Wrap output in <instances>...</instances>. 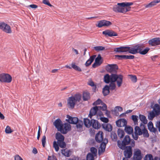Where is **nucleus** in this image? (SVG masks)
Returning <instances> with one entry per match:
<instances>
[{
	"mask_svg": "<svg viewBox=\"0 0 160 160\" xmlns=\"http://www.w3.org/2000/svg\"><path fill=\"white\" fill-rule=\"evenodd\" d=\"M84 123L85 126L87 128H89L91 126V120L90 121L88 118H84Z\"/></svg>",
	"mask_w": 160,
	"mask_h": 160,
	"instance_id": "c756f323",
	"label": "nucleus"
},
{
	"mask_svg": "<svg viewBox=\"0 0 160 160\" xmlns=\"http://www.w3.org/2000/svg\"><path fill=\"white\" fill-rule=\"evenodd\" d=\"M139 118L140 120L143 123L146 124L147 123L148 120H147L146 117L144 116L139 115Z\"/></svg>",
	"mask_w": 160,
	"mask_h": 160,
	"instance_id": "2f4dec72",
	"label": "nucleus"
},
{
	"mask_svg": "<svg viewBox=\"0 0 160 160\" xmlns=\"http://www.w3.org/2000/svg\"><path fill=\"white\" fill-rule=\"evenodd\" d=\"M111 137L112 138H113L115 140H116L117 139V135L115 134H112Z\"/></svg>",
	"mask_w": 160,
	"mask_h": 160,
	"instance_id": "774afa93",
	"label": "nucleus"
},
{
	"mask_svg": "<svg viewBox=\"0 0 160 160\" xmlns=\"http://www.w3.org/2000/svg\"><path fill=\"white\" fill-rule=\"evenodd\" d=\"M118 137L120 138H122L124 135V132L123 131L118 129Z\"/></svg>",
	"mask_w": 160,
	"mask_h": 160,
	"instance_id": "ea45409f",
	"label": "nucleus"
},
{
	"mask_svg": "<svg viewBox=\"0 0 160 160\" xmlns=\"http://www.w3.org/2000/svg\"><path fill=\"white\" fill-rule=\"evenodd\" d=\"M102 126L103 128L106 131L109 132L112 130V126L110 124L105 123L102 124Z\"/></svg>",
	"mask_w": 160,
	"mask_h": 160,
	"instance_id": "5701e85b",
	"label": "nucleus"
},
{
	"mask_svg": "<svg viewBox=\"0 0 160 160\" xmlns=\"http://www.w3.org/2000/svg\"><path fill=\"white\" fill-rule=\"evenodd\" d=\"M96 141L99 143L101 142L103 140V133L99 131L96 134L95 138Z\"/></svg>",
	"mask_w": 160,
	"mask_h": 160,
	"instance_id": "aec40b11",
	"label": "nucleus"
},
{
	"mask_svg": "<svg viewBox=\"0 0 160 160\" xmlns=\"http://www.w3.org/2000/svg\"><path fill=\"white\" fill-rule=\"evenodd\" d=\"M94 48L97 51H102L105 49V48L101 46L94 47Z\"/></svg>",
	"mask_w": 160,
	"mask_h": 160,
	"instance_id": "3c124183",
	"label": "nucleus"
},
{
	"mask_svg": "<svg viewBox=\"0 0 160 160\" xmlns=\"http://www.w3.org/2000/svg\"><path fill=\"white\" fill-rule=\"evenodd\" d=\"M98 111V106H96L91 108L88 115L89 117L92 118V116L95 115Z\"/></svg>",
	"mask_w": 160,
	"mask_h": 160,
	"instance_id": "6ab92c4d",
	"label": "nucleus"
},
{
	"mask_svg": "<svg viewBox=\"0 0 160 160\" xmlns=\"http://www.w3.org/2000/svg\"><path fill=\"white\" fill-rule=\"evenodd\" d=\"M53 124L58 131L61 130L62 127V126H63V124L61 120L59 118L53 122Z\"/></svg>",
	"mask_w": 160,
	"mask_h": 160,
	"instance_id": "ddd939ff",
	"label": "nucleus"
},
{
	"mask_svg": "<svg viewBox=\"0 0 160 160\" xmlns=\"http://www.w3.org/2000/svg\"><path fill=\"white\" fill-rule=\"evenodd\" d=\"M109 88L108 85H106L103 88L102 92L104 96H106L109 93Z\"/></svg>",
	"mask_w": 160,
	"mask_h": 160,
	"instance_id": "cd10ccee",
	"label": "nucleus"
},
{
	"mask_svg": "<svg viewBox=\"0 0 160 160\" xmlns=\"http://www.w3.org/2000/svg\"><path fill=\"white\" fill-rule=\"evenodd\" d=\"M116 124L118 127H121L120 119H119L116 121Z\"/></svg>",
	"mask_w": 160,
	"mask_h": 160,
	"instance_id": "338daca9",
	"label": "nucleus"
},
{
	"mask_svg": "<svg viewBox=\"0 0 160 160\" xmlns=\"http://www.w3.org/2000/svg\"><path fill=\"white\" fill-rule=\"evenodd\" d=\"M130 79L131 80V81L134 82H136L137 81V77L135 75H129Z\"/></svg>",
	"mask_w": 160,
	"mask_h": 160,
	"instance_id": "603ef678",
	"label": "nucleus"
},
{
	"mask_svg": "<svg viewBox=\"0 0 160 160\" xmlns=\"http://www.w3.org/2000/svg\"><path fill=\"white\" fill-rule=\"evenodd\" d=\"M83 99L84 101L88 100L90 98V94L87 92H84L83 93Z\"/></svg>",
	"mask_w": 160,
	"mask_h": 160,
	"instance_id": "72a5a7b5",
	"label": "nucleus"
},
{
	"mask_svg": "<svg viewBox=\"0 0 160 160\" xmlns=\"http://www.w3.org/2000/svg\"><path fill=\"white\" fill-rule=\"evenodd\" d=\"M115 57L118 59L120 60L122 59H132L134 58V56L132 55H116Z\"/></svg>",
	"mask_w": 160,
	"mask_h": 160,
	"instance_id": "a211bd4d",
	"label": "nucleus"
},
{
	"mask_svg": "<svg viewBox=\"0 0 160 160\" xmlns=\"http://www.w3.org/2000/svg\"><path fill=\"white\" fill-rule=\"evenodd\" d=\"M126 150L124 152V155L125 157L130 158L132 155V149L131 146H127L126 148Z\"/></svg>",
	"mask_w": 160,
	"mask_h": 160,
	"instance_id": "2eb2a0df",
	"label": "nucleus"
},
{
	"mask_svg": "<svg viewBox=\"0 0 160 160\" xmlns=\"http://www.w3.org/2000/svg\"><path fill=\"white\" fill-rule=\"evenodd\" d=\"M72 68L76 70L79 72L82 71L81 69L78 66H77L74 63H72L71 64Z\"/></svg>",
	"mask_w": 160,
	"mask_h": 160,
	"instance_id": "a18cd8bd",
	"label": "nucleus"
},
{
	"mask_svg": "<svg viewBox=\"0 0 160 160\" xmlns=\"http://www.w3.org/2000/svg\"><path fill=\"white\" fill-rule=\"evenodd\" d=\"M144 160H153L152 155L151 154H147L144 158Z\"/></svg>",
	"mask_w": 160,
	"mask_h": 160,
	"instance_id": "79ce46f5",
	"label": "nucleus"
},
{
	"mask_svg": "<svg viewBox=\"0 0 160 160\" xmlns=\"http://www.w3.org/2000/svg\"><path fill=\"white\" fill-rule=\"evenodd\" d=\"M148 43L150 45L152 46H156V41L155 38L149 40L148 42Z\"/></svg>",
	"mask_w": 160,
	"mask_h": 160,
	"instance_id": "a19ab883",
	"label": "nucleus"
},
{
	"mask_svg": "<svg viewBox=\"0 0 160 160\" xmlns=\"http://www.w3.org/2000/svg\"><path fill=\"white\" fill-rule=\"evenodd\" d=\"M91 126L95 129H98L100 128L101 126L97 120L92 119Z\"/></svg>",
	"mask_w": 160,
	"mask_h": 160,
	"instance_id": "412c9836",
	"label": "nucleus"
},
{
	"mask_svg": "<svg viewBox=\"0 0 160 160\" xmlns=\"http://www.w3.org/2000/svg\"><path fill=\"white\" fill-rule=\"evenodd\" d=\"M141 128H140L138 126H136L135 128V133H137L140 135L142 134V131L141 129Z\"/></svg>",
	"mask_w": 160,
	"mask_h": 160,
	"instance_id": "c9c22d12",
	"label": "nucleus"
},
{
	"mask_svg": "<svg viewBox=\"0 0 160 160\" xmlns=\"http://www.w3.org/2000/svg\"><path fill=\"white\" fill-rule=\"evenodd\" d=\"M118 67L116 64H108L106 66V69L110 73H116Z\"/></svg>",
	"mask_w": 160,
	"mask_h": 160,
	"instance_id": "9d476101",
	"label": "nucleus"
},
{
	"mask_svg": "<svg viewBox=\"0 0 160 160\" xmlns=\"http://www.w3.org/2000/svg\"><path fill=\"white\" fill-rule=\"evenodd\" d=\"M121 127L126 126L127 124V120L124 118H121L120 119Z\"/></svg>",
	"mask_w": 160,
	"mask_h": 160,
	"instance_id": "4c0bfd02",
	"label": "nucleus"
},
{
	"mask_svg": "<svg viewBox=\"0 0 160 160\" xmlns=\"http://www.w3.org/2000/svg\"><path fill=\"white\" fill-rule=\"evenodd\" d=\"M141 128L142 129V132L143 136L144 137L148 138L149 136L148 130L145 128L144 125H141Z\"/></svg>",
	"mask_w": 160,
	"mask_h": 160,
	"instance_id": "393cba45",
	"label": "nucleus"
},
{
	"mask_svg": "<svg viewBox=\"0 0 160 160\" xmlns=\"http://www.w3.org/2000/svg\"><path fill=\"white\" fill-rule=\"evenodd\" d=\"M150 132H152L154 133H156V132L157 131V129L155 128H154V127L151 128L149 130Z\"/></svg>",
	"mask_w": 160,
	"mask_h": 160,
	"instance_id": "0e129e2a",
	"label": "nucleus"
},
{
	"mask_svg": "<svg viewBox=\"0 0 160 160\" xmlns=\"http://www.w3.org/2000/svg\"><path fill=\"white\" fill-rule=\"evenodd\" d=\"M75 124H76V127L78 129L80 130L82 129V126L83 125V122L82 121L78 120V122H77Z\"/></svg>",
	"mask_w": 160,
	"mask_h": 160,
	"instance_id": "473e14b6",
	"label": "nucleus"
},
{
	"mask_svg": "<svg viewBox=\"0 0 160 160\" xmlns=\"http://www.w3.org/2000/svg\"><path fill=\"white\" fill-rule=\"evenodd\" d=\"M142 158L140 150L139 149H136L134 152L133 159L132 160H141Z\"/></svg>",
	"mask_w": 160,
	"mask_h": 160,
	"instance_id": "4468645a",
	"label": "nucleus"
},
{
	"mask_svg": "<svg viewBox=\"0 0 160 160\" xmlns=\"http://www.w3.org/2000/svg\"><path fill=\"white\" fill-rule=\"evenodd\" d=\"M55 137L58 141L57 142L64 141V136L59 132H58L56 134Z\"/></svg>",
	"mask_w": 160,
	"mask_h": 160,
	"instance_id": "b1692460",
	"label": "nucleus"
},
{
	"mask_svg": "<svg viewBox=\"0 0 160 160\" xmlns=\"http://www.w3.org/2000/svg\"><path fill=\"white\" fill-rule=\"evenodd\" d=\"M102 102L101 100L100 99H98L96 101L94 102L93 105H94L99 104Z\"/></svg>",
	"mask_w": 160,
	"mask_h": 160,
	"instance_id": "6e6d98bb",
	"label": "nucleus"
},
{
	"mask_svg": "<svg viewBox=\"0 0 160 160\" xmlns=\"http://www.w3.org/2000/svg\"><path fill=\"white\" fill-rule=\"evenodd\" d=\"M101 58H102L100 54H98V57L96 58L95 62L98 65H100L102 63V62L101 61Z\"/></svg>",
	"mask_w": 160,
	"mask_h": 160,
	"instance_id": "f704fd0d",
	"label": "nucleus"
},
{
	"mask_svg": "<svg viewBox=\"0 0 160 160\" xmlns=\"http://www.w3.org/2000/svg\"><path fill=\"white\" fill-rule=\"evenodd\" d=\"M138 116L136 115H133L132 116V119L135 125H137L138 123Z\"/></svg>",
	"mask_w": 160,
	"mask_h": 160,
	"instance_id": "de8ad7c7",
	"label": "nucleus"
},
{
	"mask_svg": "<svg viewBox=\"0 0 160 160\" xmlns=\"http://www.w3.org/2000/svg\"><path fill=\"white\" fill-rule=\"evenodd\" d=\"M101 120L105 123H107L108 122V119L107 118L102 117L101 118Z\"/></svg>",
	"mask_w": 160,
	"mask_h": 160,
	"instance_id": "4d7b16f0",
	"label": "nucleus"
},
{
	"mask_svg": "<svg viewBox=\"0 0 160 160\" xmlns=\"http://www.w3.org/2000/svg\"><path fill=\"white\" fill-rule=\"evenodd\" d=\"M15 160H23L18 155H16L15 157Z\"/></svg>",
	"mask_w": 160,
	"mask_h": 160,
	"instance_id": "e2e57ef3",
	"label": "nucleus"
},
{
	"mask_svg": "<svg viewBox=\"0 0 160 160\" xmlns=\"http://www.w3.org/2000/svg\"><path fill=\"white\" fill-rule=\"evenodd\" d=\"M102 33L106 37L109 36L112 37L113 36H118L116 32L112 30H107L103 31Z\"/></svg>",
	"mask_w": 160,
	"mask_h": 160,
	"instance_id": "dca6fc26",
	"label": "nucleus"
},
{
	"mask_svg": "<svg viewBox=\"0 0 160 160\" xmlns=\"http://www.w3.org/2000/svg\"><path fill=\"white\" fill-rule=\"evenodd\" d=\"M106 142H102L101 143L99 149V153L104 152L105 151L106 143L108 142V140H106Z\"/></svg>",
	"mask_w": 160,
	"mask_h": 160,
	"instance_id": "4be33fe9",
	"label": "nucleus"
},
{
	"mask_svg": "<svg viewBox=\"0 0 160 160\" xmlns=\"http://www.w3.org/2000/svg\"><path fill=\"white\" fill-rule=\"evenodd\" d=\"M59 146L62 148H64L66 147V144L64 141H60L57 142L56 141H54L53 142V147L56 152L58 151L59 149Z\"/></svg>",
	"mask_w": 160,
	"mask_h": 160,
	"instance_id": "6e6552de",
	"label": "nucleus"
},
{
	"mask_svg": "<svg viewBox=\"0 0 160 160\" xmlns=\"http://www.w3.org/2000/svg\"><path fill=\"white\" fill-rule=\"evenodd\" d=\"M96 55H93L90 57V58L86 61L85 63V65L86 67H88L93 62Z\"/></svg>",
	"mask_w": 160,
	"mask_h": 160,
	"instance_id": "a878e982",
	"label": "nucleus"
},
{
	"mask_svg": "<svg viewBox=\"0 0 160 160\" xmlns=\"http://www.w3.org/2000/svg\"><path fill=\"white\" fill-rule=\"evenodd\" d=\"M156 115L153 111H152L149 113L148 115V118L150 120H152Z\"/></svg>",
	"mask_w": 160,
	"mask_h": 160,
	"instance_id": "8fccbe9b",
	"label": "nucleus"
},
{
	"mask_svg": "<svg viewBox=\"0 0 160 160\" xmlns=\"http://www.w3.org/2000/svg\"><path fill=\"white\" fill-rule=\"evenodd\" d=\"M132 2H125L118 3L117 5H115L113 8V10L116 12L125 13L129 11L130 7H129L132 5Z\"/></svg>",
	"mask_w": 160,
	"mask_h": 160,
	"instance_id": "f03ea898",
	"label": "nucleus"
},
{
	"mask_svg": "<svg viewBox=\"0 0 160 160\" xmlns=\"http://www.w3.org/2000/svg\"><path fill=\"white\" fill-rule=\"evenodd\" d=\"M43 3L47 5H48L49 6H51L52 5L49 3L48 0H43Z\"/></svg>",
	"mask_w": 160,
	"mask_h": 160,
	"instance_id": "052dcab7",
	"label": "nucleus"
},
{
	"mask_svg": "<svg viewBox=\"0 0 160 160\" xmlns=\"http://www.w3.org/2000/svg\"><path fill=\"white\" fill-rule=\"evenodd\" d=\"M12 80V77L8 74L2 73L0 74V82L10 83Z\"/></svg>",
	"mask_w": 160,
	"mask_h": 160,
	"instance_id": "39448f33",
	"label": "nucleus"
},
{
	"mask_svg": "<svg viewBox=\"0 0 160 160\" xmlns=\"http://www.w3.org/2000/svg\"><path fill=\"white\" fill-rule=\"evenodd\" d=\"M62 153L67 157L70 156L69 151L68 150H66L65 149H62L61 150Z\"/></svg>",
	"mask_w": 160,
	"mask_h": 160,
	"instance_id": "c03bdc74",
	"label": "nucleus"
},
{
	"mask_svg": "<svg viewBox=\"0 0 160 160\" xmlns=\"http://www.w3.org/2000/svg\"><path fill=\"white\" fill-rule=\"evenodd\" d=\"M125 131L128 134H131L133 133L132 128L130 126H126L125 128Z\"/></svg>",
	"mask_w": 160,
	"mask_h": 160,
	"instance_id": "7c9ffc66",
	"label": "nucleus"
},
{
	"mask_svg": "<svg viewBox=\"0 0 160 160\" xmlns=\"http://www.w3.org/2000/svg\"><path fill=\"white\" fill-rule=\"evenodd\" d=\"M112 24V22L110 21L105 20H101L98 22V24H96V26L98 28H101L103 27H108Z\"/></svg>",
	"mask_w": 160,
	"mask_h": 160,
	"instance_id": "9b49d317",
	"label": "nucleus"
},
{
	"mask_svg": "<svg viewBox=\"0 0 160 160\" xmlns=\"http://www.w3.org/2000/svg\"><path fill=\"white\" fill-rule=\"evenodd\" d=\"M139 135V134H138L137 133H135L134 132V134L133 133L132 134V136L133 138L135 140H137L138 139V136Z\"/></svg>",
	"mask_w": 160,
	"mask_h": 160,
	"instance_id": "bf43d9fd",
	"label": "nucleus"
},
{
	"mask_svg": "<svg viewBox=\"0 0 160 160\" xmlns=\"http://www.w3.org/2000/svg\"><path fill=\"white\" fill-rule=\"evenodd\" d=\"M30 7L32 8H38V6L35 4H31L29 6Z\"/></svg>",
	"mask_w": 160,
	"mask_h": 160,
	"instance_id": "69168bd1",
	"label": "nucleus"
},
{
	"mask_svg": "<svg viewBox=\"0 0 160 160\" xmlns=\"http://www.w3.org/2000/svg\"><path fill=\"white\" fill-rule=\"evenodd\" d=\"M0 29L8 33H11L12 32L10 26L4 22L0 23Z\"/></svg>",
	"mask_w": 160,
	"mask_h": 160,
	"instance_id": "1a4fd4ad",
	"label": "nucleus"
},
{
	"mask_svg": "<svg viewBox=\"0 0 160 160\" xmlns=\"http://www.w3.org/2000/svg\"><path fill=\"white\" fill-rule=\"evenodd\" d=\"M145 47V45L144 44L140 43L132 47L133 49L131 51V52H132V54L139 53Z\"/></svg>",
	"mask_w": 160,
	"mask_h": 160,
	"instance_id": "423d86ee",
	"label": "nucleus"
},
{
	"mask_svg": "<svg viewBox=\"0 0 160 160\" xmlns=\"http://www.w3.org/2000/svg\"><path fill=\"white\" fill-rule=\"evenodd\" d=\"M81 96L79 94H76L68 98L67 100V105L70 108H73L76 103L79 102L81 99Z\"/></svg>",
	"mask_w": 160,
	"mask_h": 160,
	"instance_id": "20e7f679",
	"label": "nucleus"
},
{
	"mask_svg": "<svg viewBox=\"0 0 160 160\" xmlns=\"http://www.w3.org/2000/svg\"><path fill=\"white\" fill-rule=\"evenodd\" d=\"M115 82H111L109 85V90L112 91L115 89L116 86L114 83Z\"/></svg>",
	"mask_w": 160,
	"mask_h": 160,
	"instance_id": "49530a36",
	"label": "nucleus"
},
{
	"mask_svg": "<svg viewBox=\"0 0 160 160\" xmlns=\"http://www.w3.org/2000/svg\"><path fill=\"white\" fill-rule=\"evenodd\" d=\"M123 78V76L121 74L112 73L109 75L107 74L104 76V82L106 83L116 82L118 86L119 87L122 84Z\"/></svg>",
	"mask_w": 160,
	"mask_h": 160,
	"instance_id": "f257e3e1",
	"label": "nucleus"
},
{
	"mask_svg": "<svg viewBox=\"0 0 160 160\" xmlns=\"http://www.w3.org/2000/svg\"><path fill=\"white\" fill-rule=\"evenodd\" d=\"M95 156L91 153H89L87 155V160H94Z\"/></svg>",
	"mask_w": 160,
	"mask_h": 160,
	"instance_id": "58836bf2",
	"label": "nucleus"
},
{
	"mask_svg": "<svg viewBox=\"0 0 160 160\" xmlns=\"http://www.w3.org/2000/svg\"><path fill=\"white\" fill-rule=\"evenodd\" d=\"M5 132L7 134H9L12 133L13 131L11 129L10 127L7 126L5 130Z\"/></svg>",
	"mask_w": 160,
	"mask_h": 160,
	"instance_id": "864d4df0",
	"label": "nucleus"
},
{
	"mask_svg": "<svg viewBox=\"0 0 160 160\" xmlns=\"http://www.w3.org/2000/svg\"><path fill=\"white\" fill-rule=\"evenodd\" d=\"M130 141L131 142V145L133 147L135 145V142L133 140H131L129 136L126 135L124 138L123 141H121L118 140L117 141V145L121 149L125 150L127 146H126L129 144Z\"/></svg>",
	"mask_w": 160,
	"mask_h": 160,
	"instance_id": "7ed1b4c3",
	"label": "nucleus"
},
{
	"mask_svg": "<svg viewBox=\"0 0 160 160\" xmlns=\"http://www.w3.org/2000/svg\"><path fill=\"white\" fill-rule=\"evenodd\" d=\"M90 151L91 153L94 155V156H96L97 154V150L94 147H91L90 148Z\"/></svg>",
	"mask_w": 160,
	"mask_h": 160,
	"instance_id": "09e8293b",
	"label": "nucleus"
},
{
	"mask_svg": "<svg viewBox=\"0 0 160 160\" xmlns=\"http://www.w3.org/2000/svg\"><path fill=\"white\" fill-rule=\"evenodd\" d=\"M155 112V113L156 115H158L160 114V107L158 104L154 105V108L153 109Z\"/></svg>",
	"mask_w": 160,
	"mask_h": 160,
	"instance_id": "bb28decb",
	"label": "nucleus"
},
{
	"mask_svg": "<svg viewBox=\"0 0 160 160\" xmlns=\"http://www.w3.org/2000/svg\"><path fill=\"white\" fill-rule=\"evenodd\" d=\"M46 142V137L45 135L42 136V143L43 147L45 146V144Z\"/></svg>",
	"mask_w": 160,
	"mask_h": 160,
	"instance_id": "5fc2aeb1",
	"label": "nucleus"
},
{
	"mask_svg": "<svg viewBox=\"0 0 160 160\" xmlns=\"http://www.w3.org/2000/svg\"><path fill=\"white\" fill-rule=\"evenodd\" d=\"M150 49V48H144L139 53L142 55H145L148 53Z\"/></svg>",
	"mask_w": 160,
	"mask_h": 160,
	"instance_id": "37998d69",
	"label": "nucleus"
},
{
	"mask_svg": "<svg viewBox=\"0 0 160 160\" xmlns=\"http://www.w3.org/2000/svg\"><path fill=\"white\" fill-rule=\"evenodd\" d=\"M67 118H68V119H67L66 120V121L69 123L72 124H75L77 123V122H78V118L75 117H72L68 115H67Z\"/></svg>",
	"mask_w": 160,
	"mask_h": 160,
	"instance_id": "f3484780",
	"label": "nucleus"
},
{
	"mask_svg": "<svg viewBox=\"0 0 160 160\" xmlns=\"http://www.w3.org/2000/svg\"><path fill=\"white\" fill-rule=\"evenodd\" d=\"M98 110H101L102 111H106V113L107 114L108 112L107 109V106L105 104L103 103L102 106H98Z\"/></svg>",
	"mask_w": 160,
	"mask_h": 160,
	"instance_id": "e433bc0d",
	"label": "nucleus"
},
{
	"mask_svg": "<svg viewBox=\"0 0 160 160\" xmlns=\"http://www.w3.org/2000/svg\"><path fill=\"white\" fill-rule=\"evenodd\" d=\"M160 2V0H153L151 2L149 3L146 6V8L151 7L152 6L155 5L157 3Z\"/></svg>",
	"mask_w": 160,
	"mask_h": 160,
	"instance_id": "c85d7f7f",
	"label": "nucleus"
},
{
	"mask_svg": "<svg viewBox=\"0 0 160 160\" xmlns=\"http://www.w3.org/2000/svg\"><path fill=\"white\" fill-rule=\"evenodd\" d=\"M71 126L68 123H65L63 125L61 128V130L60 131L63 134H65L71 130Z\"/></svg>",
	"mask_w": 160,
	"mask_h": 160,
	"instance_id": "f8f14e48",
	"label": "nucleus"
},
{
	"mask_svg": "<svg viewBox=\"0 0 160 160\" xmlns=\"http://www.w3.org/2000/svg\"><path fill=\"white\" fill-rule=\"evenodd\" d=\"M155 39L156 41V45L160 44V38H156Z\"/></svg>",
	"mask_w": 160,
	"mask_h": 160,
	"instance_id": "680f3d73",
	"label": "nucleus"
},
{
	"mask_svg": "<svg viewBox=\"0 0 160 160\" xmlns=\"http://www.w3.org/2000/svg\"><path fill=\"white\" fill-rule=\"evenodd\" d=\"M148 128L149 130L151 128H153V126L152 122L150 121L149 122L148 124Z\"/></svg>",
	"mask_w": 160,
	"mask_h": 160,
	"instance_id": "13d9d810",
	"label": "nucleus"
},
{
	"mask_svg": "<svg viewBox=\"0 0 160 160\" xmlns=\"http://www.w3.org/2000/svg\"><path fill=\"white\" fill-rule=\"evenodd\" d=\"M132 49H133L132 47H121L115 48L114 51L118 52H128L132 54V52H131V51L132 50Z\"/></svg>",
	"mask_w": 160,
	"mask_h": 160,
	"instance_id": "0eeeda50",
	"label": "nucleus"
}]
</instances>
